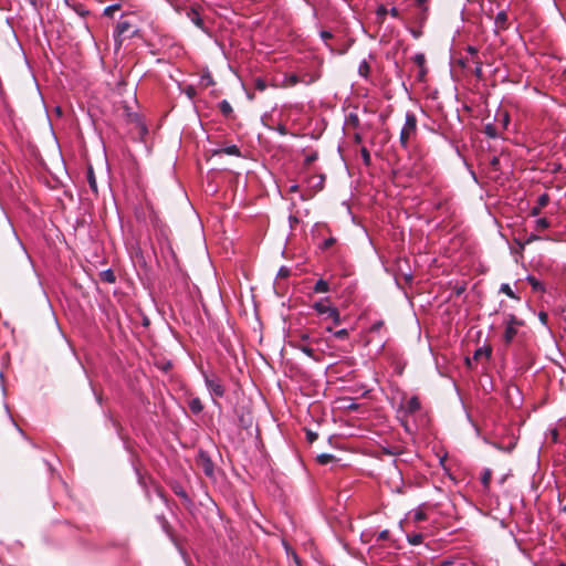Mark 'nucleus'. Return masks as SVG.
<instances>
[{
	"instance_id": "obj_1",
	"label": "nucleus",
	"mask_w": 566,
	"mask_h": 566,
	"mask_svg": "<svg viewBox=\"0 0 566 566\" xmlns=\"http://www.w3.org/2000/svg\"><path fill=\"white\" fill-rule=\"evenodd\" d=\"M137 33V29L129 19L123 17L116 24L114 41L116 49H119L125 39H130Z\"/></svg>"
},
{
	"instance_id": "obj_2",
	"label": "nucleus",
	"mask_w": 566,
	"mask_h": 566,
	"mask_svg": "<svg viewBox=\"0 0 566 566\" xmlns=\"http://www.w3.org/2000/svg\"><path fill=\"white\" fill-rule=\"evenodd\" d=\"M417 134V118L413 113H407L406 115V123L403 127L401 128L400 136H399V143L402 148H407L409 140L411 137L416 136Z\"/></svg>"
},
{
	"instance_id": "obj_3",
	"label": "nucleus",
	"mask_w": 566,
	"mask_h": 566,
	"mask_svg": "<svg viewBox=\"0 0 566 566\" xmlns=\"http://www.w3.org/2000/svg\"><path fill=\"white\" fill-rule=\"evenodd\" d=\"M318 339L312 337L310 333H302L297 340L291 342V344L302 350L305 355L311 357L314 360H318V357L315 355V350L312 348L311 344L317 343Z\"/></svg>"
},
{
	"instance_id": "obj_4",
	"label": "nucleus",
	"mask_w": 566,
	"mask_h": 566,
	"mask_svg": "<svg viewBox=\"0 0 566 566\" xmlns=\"http://www.w3.org/2000/svg\"><path fill=\"white\" fill-rule=\"evenodd\" d=\"M327 302H328V298L321 300L313 304V308L318 314H322V315L326 314L327 317L331 318L335 325L340 324L339 311L336 307H332V306L327 305L326 304Z\"/></svg>"
},
{
	"instance_id": "obj_5",
	"label": "nucleus",
	"mask_w": 566,
	"mask_h": 566,
	"mask_svg": "<svg viewBox=\"0 0 566 566\" xmlns=\"http://www.w3.org/2000/svg\"><path fill=\"white\" fill-rule=\"evenodd\" d=\"M196 465L199 470H201L207 476L212 478L214 474V464L209 455V453L205 450H199L196 457Z\"/></svg>"
},
{
	"instance_id": "obj_6",
	"label": "nucleus",
	"mask_w": 566,
	"mask_h": 566,
	"mask_svg": "<svg viewBox=\"0 0 566 566\" xmlns=\"http://www.w3.org/2000/svg\"><path fill=\"white\" fill-rule=\"evenodd\" d=\"M205 382L212 396L218 398L224 396L226 388L219 377L205 375Z\"/></svg>"
},
{
	"instance_id": "obj_7",
	"label": "nucleus",
	"mask_w": 566,
	"mask_h": 566,
	"mask_svg": "<svg viewBox=\"0 0 566 566\" xmlns=\"http://www.w3.org/2000/svg\"><path fill=\"white\" fill-rule=\"evenodd\" d=\"M491 355H492V347L490 345L479 347L478 349H475L472 359L467 358L465 363H467L468 367L472 368V361L478 363V361H481L483 358L489 360L491 358Z\"/></svg>"
},
{
	"instance_id": "obj_8",
	"label": "nucleus",
	"mask_w": 566,
	"mask_h": 566,
	"mask_svg": "<svg viewBox=\"0 0 566 566\" xmlns=\"http://www.w3.org/2000/svg\"><path fill=\"white\" fill-rule=\"evenodd\" d=\"M185 14L197 28L205 30V22L200 15L199 7L187 8Z\"/></svg>"
},
{
	"instance_id": "obj_9",
	"label": "nucleus",
	"mask_w": 566,
	"mask_h": 566,
	"mask_svg": "<svg viewBox=\"0 0 566 566\" xmlns=\"http://www.w3.org/2000/svg\"><path fill=\"white\" fill-rule=\"evenodd\" d=\"M239 426L243 429H249L253 424V416L249 410L243 408L237 410Z\"/></svg>"
},
{
	"instance_id": "obj_10",
	"label": "nucleus",
	"mask_w": 566,
	"mask_h": 566,
	"mask_svg": "<svg viewBox=\"0 0 566 566\" xmlns=\"http://www.w3.org/2000/svg\"><path fill=\"white\" fill-rule=\"evenodd\" d=\"M549 195L544 192L538 196L536 200V205L531 209V216H538L543 208H545L549 203Z\"/></svg>"
},
{
	"instance_id": "obj_11",
	"label": "nucleus",
	"mask_w": 566,
	"mask_h": 566,
	"mask_svg": "<svg viewBox=\"0 0 566 566\" xmlns=\"http://www.w3.org/2000/svg\"><path fill=\"white\" fill-rule=\"evenodd\" d=\"M494 24L497 31H505L510 28L509 15L506 11L502 10L496 14Z\"/></svg>"
},
{
	"instance_id": "obj_12",
	"label": "nucleus",
	"mask_w": 566,
	"mask_h": 566,
	"mask_svg": "<svg viewBox=\"0 0 566 566\" xmlns=\"http://www.w3.org/2000/svg\"><path fill=\"white\" fill-rule=\"evenodd\" d=\"M420 400L417 396H412L405 406V412L408 415H413L420 409Z\"/></svg>"
},
{
	"instance_id": "obj_13",
	"label": "nucleus",
	"mask_w": 566,
	"mask_h": 566,
	"mask_svg": "<svg viewBox=\"0 0 566 566\" xmlns=\"http://www.w3.org/2000/svg\"><path fill=\"white\" fill-rule=\"evenodd\" d=\"M412 61L420 69L419 77H420V80H422L424 77L426 73H427L426 56H424V54L423 53H417L412 57Z\"/></svg>"
},
{
	"instance_id": "obj_14",
	"label": "nucleus",
	"mask_w": 566,
	"mask_h": 566,
	"mask_svg": "<svg viewBox=\"0 0 566 566\" xmlns=\"http://www.w3.org/2000/svg\"><path fill=\"white\" fill-rule=\"evenodd\" d=\"M86 179H87V182H88V186H90L92 192L95 196H97V193H98L97 182H96V177H95V174H94V170H93L92 166H88V168H87Z\"/></svg>"
},
{
	"instance_id": "obj_15",
	"label": "nucleus",
	"mask_w": 566,
	"mask_h": 566,
	"mask_svg": "<svg viewBox=\"0 0 566 566\" xmlns=\"http://www.w3.org/2000/svg\"><path fill=\"white\" fill-rule=\"evenodd\" d=\"M216 155L241 156L240 148L237 145L227 146L214 151Z\"/></svg>"
},
{
	"instance_id": "obj_16",
	"label": "nucleus",
	"mask_w": 566,
	"mask_h": 566,
	"mask_svg": "<svg viewBox=\"0 0 566 566\" xmlns=\"http://www.w3.org/2000/svg\"><path fill=\"white\" fill-rule=\"evenodd\" d=\"M188 407L190 411L195 415H199L203 410V403L198 397L191 398L188 402Z\"/></svg>"
},
{
	"instance_id": "obj_17",
	"label": "nucleus",
	"mask_w": 566,
	"mask_h": 566,
	"mask_svg": "<svg viewBox=\"0 0 566 566\" xmlns=\"http://www.w3.org/2000/svg\"><path fill=\"white\" fill-rule=\"evenodd\" d=\"M99 280L102 282L113 284L116 281V276H115V273L113 272V270L108 269V270L102 271L99 273Z\"/></svg>"
},
{
	"instance_id": "obj_18",
	"label": "nucleus",
	"mask_w": 566,
	"mask_h": 566,
	"mask_svg": "<svg viewBox=\"0 0 566 566\" xmlns=\"http://www.w3.org/2000/svg\"><path fill=\"white\" fill-rule=\"evenodd\" d=\"M516 334H517L516 327L505 326V331H504V335H503L504 343L506 345L511 344L512 340L514 339V337L516 336Z\"/></svg>"
},
{
	"instance_id": "obj_19",
	"label": "nucleus",
	"mask_w": 566,
	"mask_h": 566,
	"mask_svg": "<svg viewBox=\"0 0 566 566\" xmlns=\"http://www.w3.org/2000/svg\"><path fill=\"white\" fill-rule=\"evenodd\" d=\"M313 291L315 293H327L329 292V284L327 281L321 279L315 283Z\"/></svg>"
},
{
	"instance_id": "obj_20",
	"label": "nucleus",
	"mask_w": 566,
	"mask_h": 566,
	"mask_svg": "<svg viewBox=\"0 0 566 566\" xmlns=\"http://www.w3.org/2000/svg\"><path fill=\"white\" fill-rule=\"evenodd\" d=\"M219 109H220L221 114L226 117H229L233 113V108H232L231 104L226 99L220 102Z\"/></svg>"
},
{
	"instance_id": "obj_21",
	"label": "nucleus",
	"mask_w": 566,
	"mask_h": 566,
	"mask_svg": "<svg viewBox=\"0 0 566 566\" xmlns=\"http://www.w3.org/2000/svg\"><path fill=\"white\" fill-rule=\"evenodd\" d=\"M500 292L513 300L520 301V297L514 293V291L511 289V286L507 283H503L501 285Z\"/></svg>"
},
{
	"instance_id": "obj_22",
	"label": "nucleus",
	"mask_w": 566,
	"mask_h": 566,
	"mask_svg": "<svg viewBox=\"0 0 566 566\" xmlns=\"http://www.w3.org/2000/svg\"><path fill=\"white\" fill-rule=\"evenodd\" d=\"M316 460L319 464L325 465V464H328V463L335 461L336 458L329 453H322V454L317 455Z\"/></svg>"
},
{
	"instance_id": "obj_23",
	"label": "nucleus",
	"mask_w": 566,
	"mask_h": 566,
	"mask_svg": "<svg viewBox=\"0 0 566 566\" xmlns=\"http://www.w3.org/2000/svg\"><path fill=\"white\" fill-rule=\"evenodd\" d=\"M358 73L360 76L363 77H368L369 73H370V65L369 63L364 60L360 64H359V67H358Z\"/></svg>"
},
{
	"instance_id": "obj_24",
	"label": "nucleus",
	"mask_w": 566,
	"mask_h": 566,
	"mask_svg": "<svg viewBox=\"0 0 566 566\" xmlns=\"http://www.w3.org/2000/svg\"><path fill=\"white\" fill-rule=\"evenodd\" d=\"M523 325V322L521 319H518L514 314H507L506 316V321H505V326H521Z\"/></svg>"
},
{
	"instance_id": "obj_25",
	"label": "nucleus",
	"mask_w": 566,
	"mask_h": 566,
	"mask_svg": "<svg viewBox=\"0 0 566 566\" xmlns=\"http://www.w3.org/2000/svg\"><path fill=\"white\" fill-rule=\"evenodd\" d=\"M527 282L530 283L534 291H544L543 284L535 276H527Z\"/></svg>"
},
{
	"instance_id": "obj_26",
	"label": "nucleus",
	"mask_w": 566,
	"mask_h": 566,
	"mask_svg": "<svg viewBox=\"0 0 566 566\" xmlns=\"http://www.w3.org/2000/svg\"><path fill=\"white\" fill-rule=\"evenodd\" d=\"M484 134L490 138H496L497 137V130L496 127L493 124H486L484 126Z\"/></svg>"
},
{
	"instance_id": "obj_27",
	"label": "nucleus",
	"mask_w": 566,
	"mask_h": 566,
	"mask_svg": "<svg viewBox=\"0 0 566 566\" xmlns=\"http://www.w3.org/2000/svg\"><path fill=\"white\" fill-rule=\"evenodd\" d=\"M491 479H492V471L490 469H485L481 476V482L485 489L489 488Z\"/></svg>"
},
{
	"instance_id": "obj_28",
	"label": "nucleus",
	"mask_w": 566,
	"mask_h": 566,
	"mask_svg": "<svg viewBox=\"0 0 566 566\" xmlns=\"http://www.w3.org/2000/svg\"><path fill=\"white\" fill-rule=\"evenodd\" d=\"M408 542L411 545H419L423 542V535L421 533H416L412 535H408Z\"/></svg>"
},
{
	"instance_id": "obj_29",
	"label": "nucleus",
	"mask_w": 566,
	"mask_h": 566,
	"mask_svg": "<svg viewBox=\"0 0 566 566\" xmlns=\"http://www.w3.org/2000/svg\"><path fill=\"white\" fill-rule=\"evenodd\" d=\"M473 63L475 64V69L473 71V73L476 78L481 80L483 77L482 61L480 59H473Z\"/></svg>"
},
{
	"instance_id": "obj_30",
	"label": "nucleus",
	"mask_w": 566,
	"mask_h": 566,
	"mask_svg": "<svg viewBox=\"0 0 566 566\" xmlns=\"http://www.w3.org/2000/svg\"><path fill=\"white\" fill-rule=\"evenodd\" d=\"M200 84L203 87H208V86L214 85V80H213V77L209 73H207V74L201 76Z\"/></svg>"
},
{
	"instance_id": "obj_31",
	"label": "nucleus",
	"mask_w": 566,
	"mask_h": 566,
	"mask_svg": "<svg viewBox=\"0 0 566 566\" xmlns=\"http://www.w3.org/2000/svg\"><path fill=\"white\" fill-rule=\"evenodd\" d=\"M360 155H361L364 164L366 166H369L371 164V157H370V153L368 151V149L366 147H363L360 149Z\"/></svg>"
},
{
	"instance_id": "obj_32",
	"label": "nucleus",
	"mask_w": 566,
	"mask_h": 566,
	"mask_svg": "<svg viewBox=\"0 0 566 566\" xmlns=\"http://www.w3.org/2000/svg\"><path fill=\"white\" fill-rule=\"evenodd\" d=\"M254 87H255V90L263 92L266 90L268 84H266L265 80L258 77L254 80Z\"/></svg>"
},
{
	"instance_id": "obj_33",
	"label": "nucleus",
	"mask_w": 566,
	"mask_h": 566,
	"mask_svg": "<svg viewBox=\"0 0 566 566\" xmlns=\"http://www.w3.org/2000/svg\"><path fill=\"white\" fill-rule=\"evenodd\" d=\"M119 4H112L104 9V15L112 18L114 15V12L119 10Z\"/></svg>"
},
{
	"instance_id": "obj_34",
	"label": "nucleus",
	"mask_w": 566,
	"mask_h": 566,
	"mask_svg": "<svg viewBox=\"0 0 566 566\" xmlns=\"http://www.w3.org/2000/svg\"><path fill=\"white\" fill-rule=\"evenodd\" d=\"M184 93L188 96V98L193 99L197 95V90L192 85H188L184 88Z\"/></svg>"
},
{
	"instance_id": "obj_35",
	"label": "nucleus",
	"mask_w": 566,
	"mask_h": 566,
	"mask_svg": "<svg viewBox=\"0 0 566 566\" xmlns=\"http://www.w3.org/2000/svg\"><path fill=\"white\" fill-rule=\"evenodd\" d=\"M549 227V221L546 218H539L536 220V228L538 230H544Z\"/></svg>"
},
{
	"instance_id": "obj_36",
	"label": "nucleus",
	"mask_w": 566,
	"mask_h": 566,
	"mask_svg": "<svg viewBox=\"0 0 566 566\" xmlns=\"http://www.w3.org/2000/svg\"><path fill=\"white\" fill-rule=\"evenodd\" d=\"M335 243H336V239L331 237V238L324 240V242L321 245V249L327 250V249L332 248Z\"/></svg>"
},
{
	"instance_id": "obj_37",
	"label": "nucleus",
	"mask_w": 566,
	"mask_h": 566,
	"mask_svg": "<svg viewBox=\"0 0 566 566\" xmlns=\"http://www.w3.org/2000/svg\"><path fill=\"white\" fill-rule=\"evenodd\" d=\"M348 336H349V333L345 328L334 332V337H336L338 339H347Z\"/></svg>"
},
{
	"instance_id": "obj_38",
	"label": "nucleus",
	"mask_w": 566,
	"mask_h": 566,
	"mask_svg": "<svg viewBox=\"0 0 566 566\" xmlns=\"http://www.w3.org/2000/svg\"><path fill=\"white\" fill-rule=\"evenodd\" d=\"M321 38L325 41V43L329 46L331 51H335L333 46H331L327 41L333 39V34L329 31L323 30L321 32Z\"/></svg>"
},
{
	"instance_id": "obj_39",
	"label": "nucleus",
	"mask_w": 566,
	"mask_h": 566,
	"mask_svg": "<svg viewBox=\"0 0 566 566\" xmlns=\"http://www.w3.org/2000/svg\"><path fill=\"white\" fill-rule=\"evenodd\" d=\"M318 438V434L312 430H306V439L310 443H313Z\"/></svg>"
},
{
	"instance_id": "obj_40",
	"label": "nucleus",
	"mask_w": 566,
	"mask_h": 566,
	"mask_svg": "<svg viewBox=\"0 0 566 566\" xmlns=\"http://www.w3.org/2000/svg\"><path fill=\"white\" fill-rule=\"evenodd\" d=\"M415 522H421L427 520V514L423 511H417L413 515Z\"/></svg>"
},
{
	"instance_id": "obj_41",
	"label": "nucleus",
	"mask_w": 566,
	"mask_h": 566,
	"mask_svg": "<svg viewBox=\"0 0 566 566\" xmlns=\"http://www.w3.org/2000/svg\"><path fill=\"white\" fill-rule=\"evenodd\" d=\"M497 115L502 116V124H503V127L506 128L509 123H510V115L507 112H501L499 113Z\"/></svg>"
},
{
	"instance_id": "obj_42",
	"label": "nucleus",
	"mask_w": 566,
	"mask_h": 566,
	"mask_svg": "<svg viewBox=\"0 0 566 566\" xmlns=\"http://www.w3.org/2000/svg\"><path fill=\"white\" fill-rule=\"evenodd\" d=\"M427 2V0H416V4L419 7V8H422V13H421V19H424L426 18V11H427V7H424V3Z\"/></svg>"
},
{
	"instance_id": "obj_43",
	"label": "nucleus",
	"mask_w": 566,
	"mask_h": 566,
	"mask_svg": "<svg viewBox=\"0 0 566 566\" xmlns=\"http://www.w3.org/2000/svg\"><path fill=\"white\" fill-rule=\"evenodd\" d=\"M467 51H468V53L471 55L472 60H473V59H479V55H478L479 51H478V49H476V48L469 45V46L467 48Z\"/></svg>"
},
{
	"instance_id": "obj_44",
	"label": "nucleus",
	"mask_w": 566,
	"mask_h": 566,
	"mask_svg": "<svg viewBox=\"0 0 566 566\" xmlns=\"http://www.w3.org/2000/svg\"><path fill=\"white\" fill-rule=\"evenodd\" d=\"M348 120L349 123L354 126V127H358L359 125V118L356 114H350L349 117H348Z\"/></svg>"
},
{
	"instance_id": "obj_45",
	"label": "nucleus",
	"mask_w": 566,
	"mask_h": 566,
	"mask_svg": "<svg viewBox=\"0 0 566 566\" xmlns=\"http://www.w3.org/2000/svg\"><path fill=\"white\" fill-rule=\"evenodd\" d=\"M317 157H318V156H317V154H316V153L311 154V155H308V156L305 158L304 164H305L306 166H310L312 163H314V161L317 159Z\"/></svg>"
},
{
	"instance_id": "obj_46",
	"label": "nucleus",
	"mask_w": 566,
	"mask_h": 566,
	"mask_svg": "<svg viewBox=\"0 0 566 566\" xmlns=\"http://www.w3.org/2000/svg\"><path fill=\"white\" fill-rule=\"evenodd\" d=\"M538 318H539L542 324L547 325V323H548V314L546 312H543V311L539 312Z\"/></svg>"
},
{
	"instance_id": "obj_47",
	"label": "nucleus",
	"mask_w": 566,
	"mask_h": 566,
	"mask_svg": "<svg viewBox=\"0 0 566 566\" xmlns=\"http://www.w3.org/2000/svg\"><path fill=\"white\" fill-rule=\"evenodd\" d=\"M389 535H390L389 531L384 530L378 534V541H387L389 538Z\"/></svg>"
},
{
	"instance_id": "obj_48",
	"label": "nucleus",
	"mask_w": 566,
	"mask_h": 566,
	"mask_svg": "<svg viewBox=\"0 0 566 566\" xmlns=\"http://www.w3.org/2000/svg\"><path fill=\"white\" fill-rule=\"evenodd\" d=\"M382 326H384V322H382V321H377V322H375V323L371 325L370 331H371V332H377V331H379Z\"/></svg>"
},
{
	"instance_id": "obj_49",
	"label": "nucleus",
	"mask_w": 566,
	"mask_h": 566,
	"mask_svg": "<svg viewBox=\"0 0 566 566\" xmlns=\"http://www.w3.org/2000/svg\"><path fill=\"white\" fill-rule=\"evenodd\" d=\"M490 165L492 166V168H493L494 170H497V169H499V165H500V159H499V157H495V156H494V157L491 159Z\"/></svg>"
},
{
	"instance_id": "obj_50",
	"label": "nucleus",
	"mask_w": 566,
	"mask_h": 566,
	"mask_svg": "<svg viewBox=\"0 0 566 566\" xmlns=\"http://www.w3.org/2000/svg\"><path fill=\"white\" fill-rule=\"evenodd\" d=\"M277 275L280 277H287L290 275V270L283 266L280 269Z\"/></svg>"
},
{
	"instance_id": "obj_51",
	"label": "nucleus",
	"mask_w": 566,
	"mask_h": 566,
	"mask_svg": "<svg viewBox=\"0 0 566 566\" xmlns=\"http://www.w3.org/2000/svg\"><path fill=\"white\" fill-rule=\"evenodd\" d=\"M30 6H32L34 9H39L42 7V2L40 0H25Z\"/></svg>"
},
{
	"instance_id": "obj_52",
	"label": "nucleus",
	"mask_w": 566,
	"mask_h": 566,
	"mask_svg": "<svg viewBox=\"0 0 566 566\" xmlns=\"http://www.w3.org/2000/svg\"><path fill=\"white\" fill-rule=\"evenodd\" d=\"M389 14L392 17V18H399L400 17V12L397 8H391L390 11H389Z\"/></svg>"
},
{
	"instance_id": "obj_53",
	"label": "nucleus",
	"mask_w": 566,
	"mask_h": 566,
	"mask_svg": "<svg viewBox=\"0 0 566 566\" xmlns=\"http://www.w3.org/2000/svg\"><path fill=\"white\" fill-rule=\"evenodd\" d=\"M175 493H176L178 496H180V497H182V499H185V500H188V495H187V493H186L182 489H180V490H175Z\"/></svg>"
},
{
	"instance_id": "obj_54",
	"label": "nucleus",
	"mask_w": 566,
	"mask_h": 566,
	"mask_svg": "<svg viewBox=\"0 0 566 566\" xmlns=\"http://www.w3.org/2000/svg\"><path fill=\"white\" fill-rule=\"evenodd\" d=\"M289 81H290V84H291V85H295V84H297V83H298V77H297V75H295V74H294V75H291V76L289 77Z\"/></svg>"
},
{
	"instance_id": "obj_55",
	"label": "nucleus",
	"mask_w": 566,
	"mask_h": 566,
	"mask_svg": "<svg viewBox=\"0 0 566 566\" xmlns=\"http://www.w3.org/2000/svg\"><path fill=\"white\" fill-rule=\"evenodd\" d=\"M538 239H539V237H538V235H536V234H531V235L526 239L525 243H526V244H528V243H531V242H533V241H535V240H538Z\"/></svg>"
},
{
	"instance_id": "obj_56",
	"label": "nucleus",
	"mask_w": 566,
	"mask_h": 566,
	"mask_svg": "<svg viewBox=\"0 0 566 566\" xmlns=\"http://www.w3.org/2000/svg\"><path fill=\"white\" fill-rule=\"evenodd\" d=\"M354 140H355V143H357V144L361 143V136H360L359 134H355V135H354Z\"/></svg>"
},
{
	"instance_id": "obj_57",
	"label": "nucleus",
	"mask_w": 566,
	"mask_h": 566,
	"mask_svg": "<svg viewBox=\"0 0 566 566\" xmlns=\"http://www.w3.org/2000/svg\"><path fill=\"white\" fill-rule=\"evenodd\" d=\"M298 190V186L297 185H293L290 187V192H295Z\"/></svg>"
},
{
	"instance_id": "obj_58",
	"label": "nucleus",
	"mask_w": 566,
	"mask_h": 566,
	"mask_svg": "<svg viewBox=\"0 0 566 566\" xmlns=\"http://www.w3.org/2000/svg\"><path fill=\"white\" fill-rule=\"evenodd\" d=\"M280 132H281V134H285L286 133L285 127H281Z\"/></svg>"
},
{
	"instance_id": "obj_59",
	"label": "nucleus",
	"mask_w": 566,
	"mask_h": 566,
	"mask_svg": "<svg viewBox=\"0 0 566 566\" xmlns=\"http://www.w3.org/2000/svg\"><path fill=\"white\" fill-rule=\"evenodd\" d=\"M144 325H145V326L149 325V321H148V318H145V319H144Z\"/></svg>"
},
{
	"instance_id": "obj_60",
	"label": "nucleus",
	"mask_w": 566,
	"mask_h": 566,
	"mask_svg": "<svg viewBox=\"0 0 566 566\" xmlns=\"http://www.w3.org/2000/svg\"><path fill=\"white\" fill-rule=\"evenodd\" d=\"M378 12H379V13H386V9L380 8Z\"/></svg>"
},
{
	"instance_id": "obj_61",
	"label": "nucleus",
	"mask_w": 566,
	"mask_h": 566,
	"mask_svg": "<svg viewBox=\"0 0 566 566\" xmlns=\"http://www.w3.org/2000/svg\"><path fill=\"white\" fill-rule=\"evenodd\" d=\"M387 453H389V454H397L399 452L398 451H387Z\"/></svg>"
},
{
	"instance_id": "obj_62",
	"label": "nucleus",
	"mask_w": 566,
	"mask_h": 566,
	"mask_svg": "<svg viewBox=\"0 0 566 566\" xmlns=\"http://www.w3.org/2000/svg\"><path fill=\"white\" fill-rule=\"evenodd\" d=\"M349 408L353 409V410H356L357 409V405H353Z\"/></svg>"
},
{
	"instance_id": "obj_63",
	"label": "nucleus",
	"mask_w": 566,
	"mask_h": 566,
	"mask_svg": "<svg viewBox=\"0 0 566 566\" xmlns=\"http://www.w3.org/2000/svg\"><path fill=\"white\" fill-rule=\"evenodd\" d=\"M562 511L566 514V504L562 507Z\"/></svg>"
},
{
	"instance_id": "obj_64",
	"label": "nucleus",
	"mask_w": 566,
	"mask_h": 566,
	"mask_svg": "<svg viewBox=\"0 0 566 566\" xmlns=\"http://www.w3.org/2000/svg\"><path fill=\"white\" fill-rule=\"evenodd\" d=\"M460 64L464 67L467 64H465V61H460Z\"/></svg>"
}]
</instances>
